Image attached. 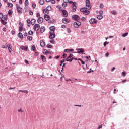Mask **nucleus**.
Segmentation results:
<instances>
[{
  "label": "nucleus",
  "instance_id": "f257e3e1",
  "mask_svg": "<svg viewBox=\"0 0 129 129\" xmlns=\"http://www.w3.org/2000/svg\"><path fill=\"white\" fill-rule=\"evenodd\" d=\"M16 8L18 13H19L20 14H22V13H23V9L22 8V7H20V5H19V4L16 5Z\"/></svg>",
  "mask_w": 129,
  "mask_h": 129
},
{
  "label": "nucleus",
  "instance_id": "f03ea898",
  "mask_svg": "<svg viewBox=\"0 0 129 129\" xmlns=\"http://www.w3.org/2000/svg\"><path fill=\"white\" fill-rule=\"evenodd\" d=\"M81 26V22L79 21H76L74 23V27L77 29L79 28V26Z\"/></svg>",
  "mask_w": 129,
  "mask_h": 129
},
{
  "label": "nucleus",
  "instance_id": "7ed1b4c3",
  "mask_svg": "<svg viewBox=\"0 0 129 129\" xmlns=\"http://www.w3.org/2000/svg\"><path fill=\"white\" fill-rule=\"evenodd\" d=\"M33 29L35 32L39 31V30H40V24H37L34 25Z\"/></svg>",
  "mask_w": 129,
  "mask_h": 129
},
{
  "label": "nucleus",
  "instance_id": "20e7f679",
  "mask_svg": "<svg viewBox=\"0 0 129 129\" xmlns=\"http://www.w3.org/2000/svg\"><path fill=\"white\" fill-rule=\"evenodd\" d=\"M90 24H96L97 23V20L94 18H92L90 20Z\"/></svg>",
  "mask_w": 129,
  "mask_h": 129
},
{
  "label": "nucleus",
  "instance_id": "39448f33",
  "mask_svg": "<svg viewBox=\"0 0 129 129\" xmlns=\"http://www.w3.org/2000/svg\"><path fill=\"white\" fill-rule=\"evenodd\" d=\"M61 11L63 14V16L64 17V18H67V17H68V12L67 11L62 10Z\"/></svg>",
  "mask_w": 129,
  "mask_h": 129
},
{
  "label": "nucleus",
  "instance_id": "423d86ee",
  "mask_svg": "<svg viewBox=\"0 0 129 129\" xmlns=\"http://www.w3.org/2000/svg\"><path fill=\"white\" fill-rule=\"evenodd\" d=\"M72 18L73 20H75V21H78L79 20H80V17L77 15H73Z\"/></svg>",
  "mask_w": 129,
  "mask_h": 129
},
{
  "label": "nucleus",
  "instance_id": "0eeeda50",
  "mask_svg": "<svg viewBox=\"0 0 129 129\" xmlns=\"http://www.w3.org/2000/svg\"><path fill=\"white\" fill-rule=\"evenodd\" d=\"M76 2H74V3H73V5H72V7H73V10H72V12H75L76 11Z\"/></svg>",
  "mask_w": 129,
  "mask_h": 129
},
{
  "label": "nucleus",
  "instance_id": "6e6552de",
  "mask_svg": "<svg viewBox=\"0 0 129 129\" xmlns=\"http://www.w3.org/2000/svg\"><path fill=\"white\" fill-rule=\"evenodd\" d=\"M76 51H78L77 52L78 54H80V53H83L82 54H85L83 53L84 52V50H83L82 48H77Z\"/></svg>",
  "mask_w": 129,
  "mask_h": 129
},
{
  "label": "nucleus",
  "instance_id": "1a4fd4ad",
  "mask_svg": "<svg viewBox=\"0 0 129 129\" xmlns=\"http://www.w3.org/2000/svg\"><path fill=\"white\" fill-rule=\"evenodd\" d=\"M50 35H49V39H54L55 37H56V35L54 32H49Z\"/></svg>",
  "mask_w": 129,
  "mask_h": 129
},
{
  "label": "nucleus",
  "instance_id": "9d476101",
  "mask_svg": "<svg viewBox=\"0 0 129 129\" xmlns=\"http://www.w3.org/2000/svg\"><path fill=\"white\" fill-rule=\"evenodd\" d=\"M37 22L38 24H42L44 22V18L42 17H39L37 20Z\"/></svg>",
  "mask_w": 129,
  "mask_h": 129
},
{
  "label": "nucleus",
  "instance_id": "9b49d317",
  "mask_svg": "<svg viewBox=\"0 0 129 129\" xmlns=\"http://www.w3.org/2000/svg\"><path fill=\"white\" fill-rule=\"evenodd\" d=\"M62 22L63 23V24H68L70 21L67 18H63L62 20Z\"/></svg>",
  "mask_w": 129,
  "mask_h": 129
},
{
  "label": "nucleus",
  "instance_id": "f8f14e48",
  "mask_svg": "<svg viewBox=\"0 0 129 129\" xmlns=\"http://www.w3.org/2000/svg\"><path fill=\"white\" fill-rule=\"evenodd\" d=\"M51 19V17L49 15H44V20L45 21H49Z\"/></svg>",
  "mask_w": 129,
  "mask_h": 129
},
{
  "label": "nucleus",
  "instance_id": "ddd939ff",
  "mask_svg": "<svg viewBox=\"0 0 129 129\" xmlns=\"http://www.w3.org/2000/svg\"><path fill=\"white\" fill-rule=\"evenodd\" d=\"M56 28L55 27V26H51L50 27V32H54V31H55Z\"/></svg>",
  "mask_w": 129,
  "mask_h": 129
},
{
  "label": "nucleus",
  "instance_id": "4468645a",
  "mask_svg": "<svg viewBox=\"0 0 129 129\" xmlns=\"http://www.w3.org/2000/svg\"><path fill=\"white\" fill-rule=\"evenodd\" d=\"M40 46L41 47H45V45H46L45 42L44 41H43V40H41L40 41Z\"/></svg>",
  "mask_w": 129,
  "mask_h": 129
},
{
  "label": "nucleus",
  "instance_id": "2eb2a0df",
  "mask_svg": "<svg viewBox=\"0 0 129 129\" xmlns=\"http://www.w3.org/2000/svg\"><path fill=\"white\" fill-rule=\"evenodd\" d=\"M97 18L98 20H102V19H103V15L99 14L97 16Z\"/></svg>",
  "mask_w": 129,
  "mask_h": 129
},
{
  "label": "nucleus",
  "instance_id": "dca6fc26",
  "mask_svg": "<svg viewBox=\"0 0 129 129\" xmlns=\"http://www.w3.org/2000/svg\"><path fill=\"white\" fill-rule=\"evenodd\" d=\"M86 9L87 10H90V9H91V5H90V4H86Z\"/></svg>",
  "mask_w": 129,
  "mask_h": 129
},
{
  "label": "nucleus",
  "instance_id": "f3484780",
  "mask_svg": "<svg viewBox=\"0 0 129 129\" xmlns=\"http://www.w3.org/2000/svg\"><path fill=\"white\" fill-rule=\"evenodd\" d=\"M45 27L44 26H41L40 28V33H44L45 32Z\"/></svg>",
  "mask_w": 129,
  "mask_h": 129
},
{
  "label": "nucleus",
  "instance_id": "a211bd4d",
  "mask_svg": "<svg viewBox=\"0 0 129 129\" xmlns=\"http://www.w3.org/2000/svg\"><path fill=\"white\" fill-rule=\"evenodd\" d=\"M7 48H8V50L9 52L11 53L12 52V46H11L10 44L7 45Z\"/></svg>",
  "mask_w": 129,
  "mask_h": 129
},
{
  "label": "nucleus",
  "instance_id": "6ab92c4d",
  "mask_svg": "<svg viewBox=\"0 0 129 129\" xmlns=\"http://www.w3.org/2000/svg\"><path fill=\"white\" fill-rule=\"evenodd\" d=\"M18 38H24V36L23 35V34H22V33L21 32H19L18 34Z\"/></svg>",
  "mask_w": 129,
  "mask_h": 129
},
{
  "label": "nucleus",
  "instance_id": "aec40b11",
  "mask_svg": "<svg viewBox=\"0 0 129 129\" xmlns=\"http://www.w3.org/2000/svg\"><path fill=\"white\" fill-rule=\"evenodd\" d=\"M20 48L21 50H23V51H28V47H25L24 46H21Z\"/></svg>",
  "mask_w": 129,
  "mask_h": 129
},
{
  "label": "nucleus",
  "instance_id": "412c9836",
  "mask_svg": "<svg viewBox=\"0 0 129 129\" xmlns=\"http://www.w3.org/2000/svg\"><path fill=\"white\" fill-rule=\"evenodd\" d=\"M41 60L43 62H46V57L44 55H41Z\"/></svg>",
  "mask_w": 129,
  "mask_h": 129
},
{
  "label": "nucleus",
  "instance_id": "4be33fe9",
  "mask_svg": "<svg viewBox=\"0 0 129 129\" xmlns=\"http://www.w3.org/2000/svg\"><path fill=\"white\" fill-rule=\"evenodd\" d=\"M48 53H50V51L47 50V49H44L43 51L44 55H48Z\"/></svg>",
  "mask_w": 129,
  "mask_h": 129
},
{
  "label": "nucleus",
  "instance_id": "5701e85b",
  "mask_svg": "<svg viewBox=\"0 0 129 129\" xmlns=\"http://www.w3.org/2000/svg\"><path fill=\"white\" fill-rule=\"evenodd\" d=\"M89 14H90V12H89V11L87 10V9L85 10V12H84V15H89Z\"/></svg>",
  "mask_w": 129,
  "mask_h": 129
},
{
  "label": "nucleus",
  "instance_id": "b1692460",
  "mask_svg": "<svg viewBox=\"0 0 129 129\" xmlns=\"http://www.w3.org/2000/svg\"><path fill=\"white\" fill-rule=\"evenodd\" d=\"M31 51H36V47L35 45H32L31 47Z\"/></svg>",
  "mask_w": 129,
  "mask_h": 129
},
{
  "label": "nucleus",
  "instance_id": "393cba45",
  "mask_svg": "<svg viewBox=\"0 0 129 129\" xmlns=\"http://www.w3.org/2000/svg\"><path fill=\"white\" fill-rule=\"evenodd\" d=\"M35 22H36V20H35L34 19L31 20L30 21L31 25H35Z\"/></svg>",
  "mask_w": 129,
  "mask_h": 129
},
{
  "label": "nucleus",
  "instance_id": "a878e982",
  "mask_svg": "<svg viewBox=\"0 0 129 129\" xmlns=\"http://www.w3.org/2000/svg\"><path fill=\"white\" fill-rule=\"evenodd\" d=\"M128 35V33L126 32L122 34V37H123V38H125V37H127Z\"/></svg>",
  "mask_w": 129,
  "mask_h": 129
},
{
  "label": "nucleus",
  "instance_id": "bb28decb",
  "mask_svg": "<svg viewBox=\"0 0 129 129\" xmlns=\"http://www.w3.org/2000/svg\"><path fill=\"white\" fill-rule=\"evenodd\" d=\"M43 12L45 15H47V14H48L49 11L47 9H43Z\"/></svg>",
  "mask_w": 129,
  "mask_h": 129
},
{
  "label": "nucleus",
  "instance_id": "cd10ccee",
  "mask_svg": "<svg viewBox=\"0 0 129 129\" xmlns=\"http://www.w3.org/2000/svg\"><path fill=\"white\" fill-rule=\"evenodd\" d=\"M40 5H43L45 4V1L44 0H40L39 1Z\"/></svg>",
  "mask_w": 129,
  "mask_h": 129
},
{
  "label": "nucleus",
  "instance_id": "c85d7f7f",
  "mask_svg": "<svg viewBox=\"0 0 129 129\" xmlns=\"http://www.w3.org/2000/svg\"><path fill=\"white\" fill-rule=\"evenodd\" d=\"M12 14H13V10L10 9L8 11V15L9 16H12Z\"/></svg>",
  "mask_w": 129,
  "mask_h": 129
},
{
  "label": "nucleus",
  "instance_id": "c756f323",
  "mask_svg": "<svg viewBox=\"0 0 129 129\" xmlns=\"http://www.w3.org/2000/svg\"><path fill=\"white\" fill-rule=\"evenodd\" d=\"M1 22L2 24H3V25H7V22L4 21V20H3V19H1Z\"/></svg>",
  "mask_w": 129,
  "mask_h": 129
},
{
  "label": "nucleus",
  "instance_id": "7c9ffc66",
  "mask_svg": "<svg viewBox=\"0 0 129 129\" xmlns=\"http://www.w3.org/2000/svg\"><path fill=\"white\" fill-rule=\"evenodd\" d=\"M24 4H25V7H28V5H29V1L25 0Z\"/></svg>",
  "mask_w": 129,
  "mask_h": 129
},
{
  "label": "nucleus",
  "instance_id": "2f4dec72",
  "mask_svg": "<svg viewBox=\"0 0 129 129\" xmlns=\"http://www.w3.org/2000/svg\"><path fill=\"white\" fill-rule=\"evenodd\" d=\"M122 76L123 77H125L126 76V72L125 71H123L122 72Z\"/></svg>",
  "mask_w": 129,
  "mask_h": 129
},
{
  "label": "nucleus",
  "instance_id": "473e14b6",
  "mask_svg": "<svg viewBox=\"0 0 129 129\" xmlns=\"http://www.w3.org/2000/svg\"><path fill=\"white\" fill-rule=\"evenodd\" d=\"M28 35H29V36H31V35H33V34H34V32H33V31L30 30V31L28 32Z\"/></svg>",
  "mask_w": 129,
  "mask_h": 129
},
{
  "label": "nucleus",
  "instance_id": "72a5a7b5",
  "mask_svg": "<svg viewBox=\"0 0 129 129\" xmlns=\"http://www.w3.org/2000/svg\"><path fill=\"white\" fill-rule=\"evenodd\" d=\"M3 19L4 21H7L8 20V15H5L3 17Z\"/></svg>",
  "mask_w": 129,
  "mask_h": 129
},
{
  "label": "nucleus",
  "instance_id": "f704fd0d",
  "mask_svg": "<svg viewBox=\"0 0 129 129\" xmlns=\"http://www.w3.org/2000/svg\"><path fill=\"white\" fill-rule=\"evenodd\" d=\"M46 10L49 11H51V10H52V7H51V6H48L46 8Z\"/></svg>",
  "mask_w": 129,
  "mask_h": 129
},
{
  "label": "nucleus",
  "instance_id": "c9c22d12",
  "mask_svg": "<svg viewBox=\"0 0 129 129\" xmlns=\"http://www.w3.org/2000/svg\"><path fill=\"white\" fill-rule=\"evenodd\" d=\"M56 8H57V9H58L60 11H63V10H62V7L61 6H60L59 5H57L56 6Z\"/></svg>",
  "mask_w": 129,
  "mask_h": 129
},
{
  "label": "nucleus",
  "instance_id": "e433bc0d",
  "mask_svg": "<svg viewBox=\"0 0 129 129\" xmlns=\"http://www.w3.org/2000/svg\"><path fill=\"white\" fill-rule=\"evenodd\" d=\"M111 13H112V15H117V13L116 12V11H115V10L112 11Z\"/></svg>",
  "mask_w": 129,
  "mask_h": 129
},
{
  "label": "nucleus",
  "instance_id": "4c0bfd02",
  "mask_svg": "<svg viewBox=\"0 0 129 129\" xmlns=\"http://www.w3.org/2000/svg\"><path fill=\"white\" fill-rule=\"evenodd\" d=\"M86 8H82L80 9V12H85V11L86 10Z\"/></svg>",
  "mask_w": 129,
  "mask_h": 129
},
{
  "label": "nucleus",
  "instance_id": "58836bf2",
  "mask_svg": "<svg viewBox=\"0 0 129 129\" xmlns=\"http://www.w3.org/2000/svg\"><path fill=\"white\" fill-rule=\"evenodd\" d=\"M67 31L68 34H70V33H71V29H70L69 28H67Z\"/></svg>",
  "mask_w": 129,
  "mask_h": 129
},
{
  "label": "nucleus",
  "instance_id": "ea45409f",
  "mask_svg": "<svg viewBox=\"0 0 129 129\" xmlns=\"http://www.w3.org/2000/svg\"><path fill=\"white\" fill-rule=\"evenodd\" d=\"M27 40H29V41H32V40H33V37L31 36H28Z\"/></svg>",
  "mask_w": 129,
  "mask_h": 129
},
{
  "label": "nucleus",
  "instance_id": "a19ab883",
  "mask_svg": "<svg viewBox=\"0 0 129 129\" xmlns=\"http://www.w3.org/2000/svg\"><path fill=\"white\" fill-rule=\"evenodd\" d=\"M66 61H67V62H72V61H73V58H72L70 59H66Z\"/></svg>",
  "mask_w": 129,
  "mask_h": 129
},
{
  "label": "nucleus",
  "instance_id": "79ce46f5",
  "mask_svg": "<svg viewBox=\"0 0 129 129\" xmlns=\"http://www.w3.org/2000/svg\"><path fill=\"white\" fill-rule=\"evenodd\" d=\"M62 7H63L64 8L67 7V3L64 2V3L62 4Z\"/></svg>",
  "mask_w": 129,
  "mask_h": 129
},
{
  "label": "nucleus",
  "instance_id": "37998d69",
  "mask_svg": "<svg viewBox=\"0 0 129 129\" xmlns=\"http://www.w3.org/2000/svg\"><path fill=\"white\" fill-rule=\"evenodd\" d=\"M108 44H109V42H107V41H105L104 43V46L105 47H106V45H108Z\"/></svg>",
  "mask_w": 129,
  "mask_h": 129
},
{
  "label": "nucleus",
  "instance_id": "c03bdc74",
  "mask_svg": "<svg viewBox=\"0 0 129 129\" xmlns=\"http://www.w3.org/2000/svg\"><path fill=\"white\" fill-rule=\"evenodd\" d=\"M64 53H69L70 51L69 49H66L64 50Z\"/></svg>",
  "mask_w": 129,
  "mask_h": 129
},
{
  "label": "nucleus",
  "instance_id": "a18cd8bd",
  "mask_svg": "<svg viewBox=\"0 0 129 129\" xmlns=\"http://www.w3.org/2000/svg\"><path fill=\"white\" fill-rule=\"evenodd\" d=\"M3 17H4V15H3V13H0V19H1V20H3Z\"/></svg>",
  "mask_w": 129,
  "mask_h": 129
},
{
  "label": "nucleus",
  "instance_id": "49530a36",
  "mask_svg": "<svg viewBox=\"0 0 129 129\" xmlns=\"http://www.w3.org/2000/svg\"><path fill=\"white\" fill-rule=\"evenodd\" d=\"M7 5H8V6H9L10 7H13V4L10 3L9 2H7Z\"/></svg>",
  "mask_w": 129,
  "mask_h": 129
},
{
  "label": "nucleus",
  "instance_id": "de8ad7c7",
  "mask_svg": "<svg viewBox=\"0 0 129 129\" xmlns=\"http://www.w3.org/2000/svg\"><path fill=\"white\" fill-rule=\"evenodd\" d=\"M99 15H101L102 16H103V11H102V10H100L99 12Z\"/></svg>",
  "mask_w": 129,
  "mask_h": 129
},
{
  "label": "nucleus",
  "instance_id": "09e8293b",
  "mask_svg": "<svg viewBox=\"0 0 129 129\" xmlns=\"http://www.w3.org/2000/svg\"><path fill=\"white\" fill-rule=\"evenodd\" d=\"M104 7V6L103 5V4L101 3L100 4V8H101V9H103V8Z\"/></svg>",
  "mask_w": 129,
  "mask_h": 129
},
{
  "label": "nucleus",
  "instance_id": "8fccbe9b",
  "mask_svg": "<svg viewBox=\"0 0 129 129\" xmlns=\"http://www.w3.org/2000/svg\"><path fill=\"white\" fill-rule=\"evenodd\" d=\"M18 112H24V111H23V109H22V108H20L19 109H18Z\"/></svg>",
  "mask_w": 129,
  "mask_h": 129
},
{
  "label": "nucleus",
  "instance_id": "3c124183",
  "mask_svg": "<svg viewBox=\"0 0 129 129\" xmlns=\"http://www.w3.org/2000/svg\"><path fill=\"white\" fill-rule=\"evenodd\" d=\"M26 21L28 24H30L31 23V20L29 19H27Z\"/></svg>",
  "mask_w": 129,
  "mask_h": 129
},
{
  "label": "nucleus",
  "instance_id": "603ef678",
  "mask_svg": "<svg viewBox=\"0 0 129 129\" xmlns=\"http://www.w3.org/2000/svg\"><path fill=\"white\" fill-rule=\"evenodd\" d=\"M89 4H90V1H89V0H86V4L89 5Z\"/></svg>",
  "mask_w": 129,
  "mask_h": 129
},
{
  "label": "nucleus",
  "instance_id": "864d4df0",
  "mask_svg": "<svg viewBox=\"0 0 129 129\" xmlns=\"http://www.w3.org/2000/svg\"><path fill=\"white\" fill-rule=\"evenodd\" d=\"M47 46V48H52V45L50 44H48Z\"/></svg>",
  "mask_w": 129,
  "mask_h": 129
},
{
  "label": "nucleus",
  "instance_id": "5fc2aeb1",
  "mask_svg": "<svg viewBox=\"0 0 129 129\" xmlns=\"http://www.w3.org/2000/svg\"><path fill=\"white\" fill-rule=\"evenodd\" d=\"M109 56V53L107 52V53L105 54V57H106L107 58H108Z\"/></svg>",
  "mask_w": 129,
  "mask_h": 129
},
{
  "label": "nucleus",
  "instance_id": "6e6d98bb",
  "mask_svg": "<svg viewBox=\"0 0 129 129\" xmlns=\"http://www.w3.org/2000/svg\"><path fill=\"white\" fill-rule=\"evenodd\" d=\"M19 31L22 32L23 31V26L19 27Z\"/></svg>",
  "mask_w": 129,
  "mask_h": 129
},
{
  "label": "nucleus",
  "instance_id": "4d7b16f0",
  "mask_svg": "<svg viewBox=\"0 0 129 129\" xmlns=\"http://www.w3.org/2000/svg\"><path fill=\"white\" fill-rule=\"evenodd\" d=\"M36 17L37 18H40V17H41V15L40 14V13H37Z\"/></svg>",
  "mask_w": 129,
  "mask_h": 129
},
{
  "label": "nucleus",
  "instance_id": "13d9d810",
  "mask_svg": "<svg viewBox=\"0 0 129 129\" xmlns=\"http://www.w3.org/2000/svg\"><path fill=\"white\" fill-rule=\"evenodd\" d=\"M94 71L91 70V69H90L89 71L88 72V73H91V72H94Z\"/></svg>",
  "mask_w": 129,
  "mask_h": 129
},
{
  "label": "nucleus",
  "instance_id": "bf43d9fd",
  "mask_svg": "<svg viewBox=\"0 0 129 129\" xmlns=\"http://www.w3.org/2000/svg\"><path fill=\"white\" fill-rule=\"evenodd\" d=\"M32 8H33V9H35L36 8V4L33 3L32 4Z\"/></svg>",
  "mask_w": 129,
  "mask_h": 129
},
{
  "label": "nucleus",
  "instance_id": "052dcab7",
  "mask_svg": "<svg viewBox=\"0 0 129 129\" xmlns=\"http://www.w3.org/2000/svg\"><path fill=\"white\" fill-rule=\"evenodd\" d=\"M23 92L26 93V94H28V93H29V91H28V90H24Z\"/></svg>",
  "mask_w": 129,
  "mask_h": 129
},
{
  "label": "nucleus",
  "instance_id": "680f3d73",
  "mask_svg": "<svg viewBox=\"0 0 129 129\" xmlns=\"http://www.w3.org/2000/svg\"><path fill=\"white\" fill-rule=\"evenodd\" d=\"M102 128V124L99 125L97 129Z\"/></svg>",
  "mask_w": 129,
  "mask_h": 129
},
{
  "label": "nucleus",
  "instance_id": "e2e57ef3",
  "mask_svg": "<svg viewBox=\"0 0 129 129\" xmlns=\"http://www.w3.org/2000/svg\"><path fill=\"white\" fill-rule=\"evenodd\" d=\"M29 13L30 16H33V12H32L31 11H29Z\"/></svg>",
  "mask_w": 129,
  "mask_h": 129
},
{
  "label": "nucleus",
  "instance_id": "0e129e2a",
  "mask_svg": "<svg viewBox=\"0 0 129 129\" xmlns=\"http://www.w3.org/2000/svg\"><path fill=\"white\" fill-rule=\"evenodd\" d=\"M67 56V54H65L64 53L62 55V57L63 58H66V57Z\"/></svg>",
  "mask_w": 129,
  "mask_h": 129
},
{
  "label": "nucleus",
  "instance_id": "69168bd1",
  "mask_svg": "<svg viewBox=\"0 0 129 129\" xmlns=\"http://www.w3.org/2000/svg\"><path fill=\"white\" fill-rule=\"evenodd\" d=\"M50 1H51V4H55V0H50Z\"/></svg>",
  "mask_w": 129,
  "mask_h": 129
},
{
  "label": "nucleus",
  "instance_id": "338daca9",
  "mask_svg": "<svg viewBox=\"0 0 129 129\" xmlns=\"http://www.w3.org/2000/svg\"><path fill=\"white\" fill-rule=\"evenodd\" d=\"M59 58H60V55H58L55 57V59H59Z\"/></svg>",
  "mask_w": 129,
  "mask_h": 129
},
{
  "label": "nucleus",
  "instance_id": "774afa93",
  "mask_svg": "<svg viewBox=\"0 0 129 129\" xmlns=\"http://www.w3.org/2000/svg\"><path fill=\"white\" fill-rule=\"evenodd\" d=\"M11 33L12 34V35H15V31L12 30V31H11Z\"/></svg>",
  "mask_w": 129,
  "mask_h": 129
}]
</instances>
